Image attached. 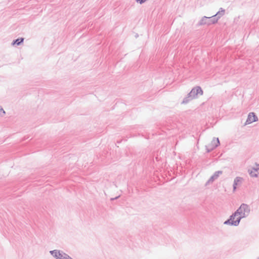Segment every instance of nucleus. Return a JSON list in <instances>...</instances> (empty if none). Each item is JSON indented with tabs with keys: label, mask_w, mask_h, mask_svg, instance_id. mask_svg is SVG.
I'll return each instance as SVG.
<instances>
[{
	"label": "nucleus",
	"mask_w": 259,
	"mask_h": 259,
	"mask_svg": "<svg viewBox=\"0 0 259 259\" xmlns=\"http://www.w3.org/2000/svg\"><path fill=\"white\" fill-rule=\"evenodd\" d=\"M121 141H117V143H121Z\"/></svg>",
	"instance_id": "21"
},
{
	"label": "nucleus",
	"mask_w": 259,
	"mask_h": 259,
	"mask_svg": "<svg viewBox=\"0 0 259 259\" xmlns=\"http://www.w3.org/2000/svg\"><path fill=\"white\" fill-rule=\"evenodd\" d=\"M256 166V168L253 167L251 170H253L255 172H256L259 169V164H257Z\"/></svg>",
	"instance_id": "18"
},
{
	"label": "nucleus",
	"mask_w": 259,
	"mask_h": 259,
	"mask_svg": "<svg viewBox=\"0 0 259 259\" xmlns=\"http://www.w3.org/2000/svg\"><path fill=\"white\" fill-rule=\"evenodd\" d=\"M59 255L57 254V256H58V257L57 259H62L63 257V256H64L63 254H65V253L63 251L59 250Z\"/></svg>",
	"instance_id": "14"
},
{
	"label": "nucleus",
	"mask_w": 259,
	"mask_h": 259,
	"mask_svg": "<svg viewBox=\"0 0 259 259\" xmlns=\"http://www.w3.org/2000/svg\"><path fill=\"white\" fill-rule=\"evenodd\" d=\"M238 217V215L235 212H233L229 219L224 222V224L232 226H238L241 221V218Z\"/></svg>",
	"instance_id": "2"
},
{
	"label": "nucleus",
	"mask_w": 259,
	"mask_h": 259,
	"mask_svg": "<svg viewBox=\"0 0 259 259\" xmlns=\"http://www.w3.org/2000/svg\"><path fill=\"white\" fill-rule=\"evenodd\" d=\"M250 211V208L248 205L245 203H242L240 207L235 211L238 215V218H241V220L247 217Z\"/></svg>",
	"instance_id": "1"
},
{
	"label": "nucleus",
	"mask_w": 259,
	"mask_h": 259,
	"mask_svg": "<svg viewBox=\"0 0 259 259\" xmlns=\"http://www.w3.org/2000/svg\"><path fill=\"white\" fill-rule=\"evenodd\" d=\"M138 34H137L136 35V37H138Z\"/></svg>",
	"instance_id": "22"
},
{
	"label": "nucleus",
	"mask_w": 259,
	"mask_h": 259,
	"mask_svg": "<svg viewBox=\"0 0 259 259\" xmlns=\"http://www.w3.org/2000/svg\"><path fill=\"white\" fill-rule=\"evenodd\" d=\"M59 250L55 249L53 250H51L50 251V254L56 259L58 258V255H59Z\"/></svg>",
	"instance_id": "12"
},
{
	"label": "nucleus",
	"mask_w": 259,
	"mask_h": 259,
	"mask_svg": "<svg viewBox=\"0 0 259 259\" xmlns=\"http://www.w3.org/2000/svg\"><path fill=\"white\" fill-rule=\"evenodd\" d=\"M223 171L222 170L216 171L214 172L212 176L210 177L209 180L207 181L205 185H207L210 183H212L214 181L217 180L219 177L220 175L222 174Z\"/></svg>",
	"instance_id": "6"
},
{
	"label": "nucleus",
	"mask_w": 259,
	"mask_h": 259,
	"mask_svg": "<svg viewBox=\"0 0 259 259\" xmlns=\"http://www.w3.org/2000/svg\"><path fill=\"white\" fill-rule=\"evenodd\" d=\"M156 159L157 160H158V158H157V157H156Z\"/></svg>",
	"instance_id": "23"
},
{
	"label": "nucleus",
	"mask_w": 259,
	"mask_h": 259,
	"mask_svg": "<svg viewBox=\"0 0 259 259\" xmlns=\"http://www.w3.org/2000/svg\"><path fill=\"white\" fill-rule=\"evenodd\" d=\"M257 259H259V257L257 258Z\"/></svg>",
	"instance_id": "24"
},
{
	"label": "nucleus",
	"mask_w": 259,
	"mask_h": 259,
	"mask_svg": "<svg viewBox=\"0 0 259 259\" xmlns=\"http://www.w3.org/2000/svg\"><path fill=\"white\" fill-rule=\"evenodd\" d=\"M190 93L194 99H196L199 95H203V91L200 86H196L192 89Z\"/></svg>",
	"instance_id": "4"
},
{
	"label": "nucleus",
	"mask_w": 259,
	"mask_h": 259,
	"mask_svg": "<svg viewBox=\"0 0 259 259\" xmlns=\"http://www.w3.org/2000/svg\"><path fill=\"white\" fill-rule=\"evenodd\" d=\"M5 114V111L2 107L0 106V116H3Z\"/></svg>",
	"instance_id": "16"
},
{
	"label": "nucleus",
	"mask_w": 259,
	"mask_h": 259,
	"mask_svg": "<svg viewBox=\"0 0 259 259\" xmlns=\"http://www.w3.org/2000/svg\"><path fill=\"white\" fill-rule=\"evenodd\" d=\"M210 144L212 145V147L211 148H208V149H207V153L210 152L211 151H212L213 149L216 148L218 146H219L220 145V142L219 138H213Z\"/></svg>",
	"instance_id": "7"
},
{
	"label": "nucleus",
	"mask_w": 259,
	"mask_h": 259,
	"mask_svg": "<svg viewBox=\"0 0 259 259\" xmlns=\"http://www.w3.org/2000/svg\"><path fill=\"white\" fill-rule=\"evenodd\" d=\"M258 120V117L254 112H250L248 114L247 118L245 123V125H247L253 122L257 121Z\"/></svg>",
	"instance_id": "5"
},
{
	"label": "nucleus",
	"mask_w": 259,
	"mask_h": 259,
	"mask_svg": "<svg viewBox=\"0 0 259 259\" xmlns=\"http://www.w3.org/2000/svg\"><path fill=\"white\" fill-rule=\"evenodd\" d=\"M225 13V10L222 8H221L219 11L214 15H213V17L215 19H217V21L218 20L222 17Z\"/></svg>",
	"instance_id": "9"
},
{
	"label": "nucleus",
	"mask_w": 259,
	"mask_h": 259,
	"mask_svg": "<svg viewBox=\"0 0 259 259\" xmlns=\"http://www.w3.org/2000/svg\"><path fill=\"white\" fill-rule=\"evenodd\" d=\"M217 22V19H215L213 16L209 17L203 16L198 22V25H207L209 26L211 24H214Z\"/></svg>",
	"instance_id": "3"
},
{
	"label": "nucleus",
	"mask_w": 259,
	"mask_h": 259,
	"mask_svg": "<svg viewBox=\"0 0 259 259\" xmlns=\"http://www.w3.org/2000/svg\"><path fill=\"white\" fill-rule=\"evenodd\" d=\"M193 99H194V98L192 97L190 93H189L187 95V96L183 99V101L181 102V104H186Z\"/></svg>",
	"instance_id": "10"
},
{
	"label": "nucleus",
	"mask_w": 259,
	"mask_h": 259,
	"mask_svg": "<svg viewBox=\"0 0 259 259\" xmlns=\"http://www.w3.org/2000/svg\"><path fill=\"white\" fill-rule=\"evenodd\" d=\"M243 180V178L239 177H237L234 180L233 185V191H235L237 189V186L238 185H240L242 181Z\"/></svg>",
	"instance_id": "8"
},
{
	"label": "nucleus",
	"mask_w": 259,
	"mask_h": 259,
	"mask_svg": "<svg viewBox=\"0 0 259 259\" xmlns=\"http://www.w3.org/2000/svg\"><path fill=\"white\" fill-rule=\"evenodd\" d=\"M63 255L64 256H63V257H62V259H73L72 258H71L69 255H68L66 253H65V254H64Z\"/></svg>",
	"instance_id": "15"
},
{
	"label": "nucleus",
	"mask_w": 259,
	"mask_h": 259,
	"mask_svg": "<svg viewBox=\"0 0 259 259\" xmlns=\"http://www.w3.org/2000/svg\"><path fill=\"white\" fill-rule=\"evenodd\" d=\"M249 174L251 177H257V174L253 170H248Z\"/></svg>",
	"instance_id": "13"
},
{
	"label": "nucleus",
	"mask_w": 259,
	"mask_h": 259,
	"mask_svg": "<svg viewBox=\"0 0 259 259\" xmlns=\"http://www.w3.org/2000/svg\"><path fill=\"white\" fill-rule=\"evenodd\" d=\"M212 147V146L211 144H209V145L205 146L206 150L207 153V149H208V148H211Z\"/></svg>",
	"instance_id": "19"
},
{
	"label": "nucleus",
	"mask_w": 259,
	"mask_h": 259,
	"mask_svg": "<svg viewBox=\"0 0 259 259\" xmlns=\"http://www.w3.org/2000/svg\"><path fill=\"white\" fill-rule=\"evenodd\" d=\"M119 197H120V196H116V197H114V198H111L110 199V200H111V201H113V200H114L117 199V198H118Z\"/></svg>",
	"instance_id": "20"
},
{
	"label": "nucleus",
	"mask_w": 259,
	"mask_h": 259,
	"mask_svg": "<svg viewBox=\"0 0 259 259\" xmlns=\"http://www.w3.org/2000/svg\"><path fill=\"white\" fill-rule=\"evenodd\" d=\"M147 0H136V2L140 4H142L144 3Z\"/></svg>",
	"instance_id": "17"
},
{
	"label": "nucleus",
	"mask_w": 259,
	"mask_h": 259,
	"mask_svg": "<svg viewBox=\"0 0 259 259\" xmlns=\"http://www.w3.org/2000/svg\"><path fill=\"white\" fill-rule=\"evenodd\" d=\"M24 38L23 37H20L17 39H14L12 42V46H18L23 43Z\"/></svg>",
	"instance_id": "11"
}]
</instances>
